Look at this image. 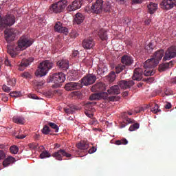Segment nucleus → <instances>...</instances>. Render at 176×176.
I'll list each match as a JSON object with an SVG mask.
<instances>
[{
    "mask_svg": "<svg viewBox=\"0 0 176 176\" xmlns=\"http://www.w3.org/2000/svg\"><path fill=\"white\" fill-rule=\"evenodd\" d=\"M118 86L120 87L121 89H130L132 86H134V81L133 80H129V81H126L124 80H121L118 82Z\"/></svg>",
    "mask_w": 176,
    "mask_h": 176,
    "instance_id": "obj_17",
    "label": "nucleus"
},
{
    "mask_svg": "<svg viewBox=\"0 0 176 176\" xmlns=\"http://www.w3.org/2000/svg\"><path fill=\"white\" fill-rule=\"evenodd\" d=\"M48 82H51L56 85L63 83V82H65V74L61 72L52 74V76H50V80Z\"/></svg>",
    "mask_w": 176,
    "mask_h": 176,
    "instance_id": "obj_7",
    "label": "nucleus"
},
{
    "mask_svg": "<svg viewBox=\"0 0 176 176\" xmlns=\"http://www.w3.org/2000/svg\"><path fill=\"white\" fill-rule=\"evenodd\" d=\"M21 76H22V78H24L25 79H31L32 78L31 74L27 72L22 73L21 74Z\"/></svg>",
    "mask_w": 176,
    "mask_h": 176,
    "instance_id": "obj_38",
    "label": "nucleus"
},
{
    "mask_svg": "<svg viewBox=\"0 0 176 176\" xmlns=\"http://www.w3.org/2000/svg\"><path fill=\"white\" fill-rule=\"evenodd\" d=\"M29 98H32V100H39V97L36 96L35 94H29Z\"/></svg>",
    "mask_w": 176,
    "mask_h": 176,
    "instance_id": "obj_48",
    "label": "nucleus"
},
{
    "mask_svg": "<svg viewBox=\"0 0 176 176\" xmlns=\"http://www.w3.org/2000/svg\"><path fill=\"white\" fill-rule=\"evenodd\" d=\"M146 25H149L151 24V19H147L144 21Z\"/></svg>",
    "mask_w": 176,
    "mask_h": 176,
    "instance_id": "obj_61",
    "label": "nucleus"
},
{
    "mask_svg": "<svg viewBox=\"0 0 176 176\" xmlns=\"http://www.w3.org/2000/svg\"><path fill=\"white\" fill-rule=\"evenodd\" d=\"M6 158V153H3L2 150H0V160H3Z\"/></svg>",
    "mask_w": 176,
    "mask_h": 176,
    "instance_id": "obj_49",
    "label": "nucleus"
},
{
    "mask_svg": "<svg viewBox=\"0 0 176 176\" xmlns=\"http://www.w3.org/2000/svg\"><path fill=\"white\" fill-rule=\"evenodd\" d=\"M83 5V0H74L67 6L68 12H75L78 9H80Z\"/></svg>",
    "mask_w": 176,
    "mask_h": 176,
    "instance_id": "obj_11",
    "label": "nucleus"
},
{
    "mask_svg": "<svg viewBox=\"0 0 176 176\" xmlns=\"http://www.w3.org/2000/svg\"><path fill=\"white\" fill-rule=\"evenodd\" d=\"M121 61L122 64H124V65H131V64L134 63L133 58L127 55H124V56H122Z\"/></svg>",
    "mask_w": 176,
    "mask_h": 176,
    "instance_id": "obj_23",
    "label": "nucleus"
},
{
    "mask_svg": "<svg viewBox=\"0 0 176 176\" xmlns=\"http://www.w3.org/2000/svg\"><path fill=\"white\" fill-rule=\"evenodd\" d=\"M67 0H60L50 7L51 13H61L67 7Z\"/></svg>",
    "mask_w": 176,
    "mask_h": 176,
    "instance_id": "obj_5",
    "label": "nucleus"
},
{
    "mask_svg": "<svg viewBox=\"0 0 176 176\" xmlns=\"http://www.w3.org/2000/svg\"><path fill=\"white\" fill-rule=\"evenodd\" d=\"M78 54H79V52L78 50H75L72 53V56L73 57H76V56H78Z\"/></svg>",
    "mask_w": 176,
    "mask_h": 176,
    "instance_id": "obj_57",
    "label": "nucleus"
},
{
    "mask_svg": "<svg viewBox=\"0 0 176 176\" xmlns=\"http://www.w3.org/2000/svg\"><path fill=\"white\" fill-rule=\"evenodd\" d=\"M102 0H97L94 4L91 7V12L92 13H100L102 11Z\"/></svg>",
    "mask_w": 176,
    "mask_h": 176,
    "instance_id": "obj_13",
    "label": "nucleus"
},
{
    "mask_svg": "<svg viewBox=\"0 0 176 176\" xmlns=\"http://www.w3.org/2000/svg\"><path fill=\"white\" fill-rule=\"evenodd\" d=\"M54 30L56 32H60L62 34H65L67 35L68 34V29L65 27L63 26V23L61 22H57L54 26Z\"/></svg>",
    "mask_w": 176,
    "mask_h": 176,
    "instance_id": "obj_18",
    "label": "nucleus"
},
{
    "mask_svg": "<svg viewBox=\"0 0 176 176\" xmlns=\"http://www.w3.org/2000/svg\"><path fill=\"white\" fill-rule=\"evenodd\" d=\"M49 126L55 131V133H58L59 128L57 124L54 122H49Z\"/></svg>",
    "mask_w": 176,
    "mask_h": 176,
    "instance_id": "obj_37",
    "label": "nucleus"
},
{
    "mask_svg": "<svg viewBox=\"0 0 176 176\" xmlns=\"http://www.w3.org/2000/svg\"><path fill=\"white\" fill-rule=\"evenodd\" d=\"M147 8L150 14H153L156 10H157V3L151 2L148 6Z\"/></svg>",
    "mask_w": 176,
    "mask_h": 176,
    "instance_id": "obj_24",
    "label": "nucleus"
},
{
    "mask_svg": "<svg viewBox=\"0 0 176 176\" xmlns=\"http://www.w3.org/2000/svg\"><path fill=\"white\" fill-rule=\"evenodd\" d=\"M109 94H120V88L119 85H113L107 90Z\"/></svg>",
    "mask_w": 176,
    "mask_h": 176,
    "instance_id": "obj_25",
    "label": "nucleus"
},
{
    "mask_svg": "<svg viewBox=\"0 0 176 176\" xmlns=\"http://www.w3.org/2000/svg\"><path fill=\"white\" fill-rule=\"evenodd\" d=\"M164 56V51L163 50L157 51L150 59L145 61L144 67L145 68L144 75L145 76H152L155 75V67L159 64V62Z\"/></svg>",
    "mask_w": 176,
    "mask_h": 176,
    "instance_id": "obj_1",
    "label": "nucleus"
},
{
    "mask_svg": "<svg viewBox=\"0 0 176 176\" xmlns=\"http://www.w3.org/2000/svg\"><path fill=\"white\" fill-rule=\"evenodd\" d=\"M53 94H54V92H53V91H48L45 93V96H46V97H47L48 98L53 97Z\"/></svg>",
    "mask_w": 176,
    "mask_h": 176,
    "instance_id": "obj_46",
    "label": "nucleus"
},
{
    "mask_svg": "<svg viewBox=\"0 0 176 176\" xmlns=\"http://www.w3.org/2000/svg\"><path fill=\"white\" fill-rule=\"evenodd\" d=\"M83 20H85V15L82 13H77L76 14V17L74 19V23L76 24H82L83 23Z\"/></svg>",
    "mask_w": 176,
    "mask_h": 176,
    "instance_id": "obj_26",
    "label": "nucleus"
},
{
    "mask_svg": "<svg viewBox=\"0 0 176 176\" xmlns=\"http://www.w3.org/2000/svg\"><path fill=\"white\" fill-rule=\"evenodd\" d=\"M80 87V85L77 82H68L65 86V90H67V91H71L72 90H77V89H79Z\"/></svg>",
    "mask_w": 176,
    "mask_h": 176,
    "instance_id": "obj_21",
    "label": "nucleus"
},
{
    "mask_svg": "<svg viewBox=\"0 0 176 176\" xmlns=\"http://www.w3.org/2000/svg\"><path fill=\"white\" fill-rule=\"evenodd\" d=\"M8 53L10 54L11 57H14V56H16V54H14L13 51L8 50Z\"/></svg>",
    "mask_w": 176,
    "mask_h": 176,
    "instance_id": "obj_58",
    "label": "nucleus"
},
{
    "mask_svg": "<svg viewBox=\"0 0 176 176\" xmlns=\"http://www.w3.org/2000/svg\"><path fill=\"white\" fill-rule=\"evenodd\" d=\"M16 32L17 31L14 29H6L4 31L5 39L8 43H10V42H13L16 39Z\"/></svg>",
    "mask_w": 176,
    "mask_h": 176,
    "instance_id": "obj_8",
    "label": "nucleus"
},
{
    "mask_svg": "<svg viewBox=\"0 0 176 176\" xmlns=\"http://www.w3.org/2000/svg\"><path fill=\"white\" fill-rule=\"evenodd\" d=\"M14 162V158L13 157H8L4 160V162H2V166L4 168H7L11 164Z\"/></svg>",
    "mask_w": 176,
    "mask_h": 176,
    "instance_id": "obj_28",
    "label": "nucleus"
},
{
    "mask_svg": "<svg viewBox=\"0 0 176 176\" xmlns=\"http://www.w3.org/2000/svg\"><path fill=\"white\" fill-rule=\"evenodd\" d=\"M4 64L7 66V67H11L12 64H10V61H9V59L8 58H5V61H4Z\"/></svg>",
    "mask_w": 176,
    "mask_h": 176,
    "instance_id": "obj_50",
    "label": "nucleus"
},
{
    "mask_svg": "<svg viewBox=\"0 0 176 176\" xmlns=\"http://www.w3.org/2000/svg\"><path fill=\"white\" fill-rule=\"evenodd\" d=\"M116 78V74H115L114 72H111L108 76V79L109 82H113L115 79Z\"/></svg>",
    "mask_w": 176,
    "mask_h": 176,
    "instance_id": "obj_36",
    "label": "nucleus"
},
{
    "mask_svg": "<svg viewBox=\"0 0 176 176\" xmlns=\"http://www.w3.org/2000/svg\"><path fill=\"white\" fill-rule=\"evenodd\" d=\"M142 74H144V71L141 68H136L133 72V80H141L142 79Z\"/></svg>",
    "mask_w": 176,
    "mask_h": 176,
    "instance_id": "obj_19",
    "label": "nucleus"
},
{
    "mask_svg": "<svg viewBox=\"0 0 176 176\" xmlns=\"http://www.w3.org/2000/svg\"><path fill=\"white\" fill-rule=\"evenodd\" d=\"M151 112H153V113H159V112H162V110L159 109V105L155 104V107L151 109Z\"/></svg>",
    "mask_w": 176,
    "mask_h": 176,
    "instance_id": "obj_39",
    "label": "nucleus"
},
{
    "mask_svg": "<svg viewBox=\"0 0 176 176\" xmlns=\"http://www.w3.org/2000/svg\"><path fill=\"white\" fill-rule=\"evenodd\" d=\"M52 68H53V63L50 60H45L40 63L38 69L35 72V75L40 78L46 76L47 72H49V69H52Z\"/></svg>",
    "mask_w": 176,
    "mask_h": 176,
    "instance_id": "obj_3",
    "label": "nucleus"
},
{
    "mask_svg": "<svg viewBox=\"0 0 176 176\" xmlns=\"http://www.w3.org/2000/svg\"><path fill=\"white\" fill-rule=\"evenodd\" d=\"M34 138L35 140H38V138H40V135L39 134H35V135L34 136Z\"/></svg>",
    "mask_w": 176,
    "mask_h": 176,
    "instance_id": "obj_64",
    "label": "nucleus"
},
{
    "mask_svg": "<svg viewBox=\"0 0 176 176\" xmlns=\"http://www.w3.org/2000/svg\"><path fill=\"white\" fill-rule=\"evenodd\" d=\"M170 65H171V63L160 65V72H162L163 71H166Z\"/></svg>",
    "mask_w": 176,
    "mask_h": 176,
    "instance_id": "obj_34",
    "label": "nucleus"
},
{
    "mask_svg": "<svg viewBox=\"0 0 176 176\" xmlns=\"http://www.w3.org/2000/svg\"><path fill=\"white\" fill-rule=\"evenodd\" d=\"M160 5L164 10H170L176 6V0H163Z\"/></svg>",
    "mask_w": 176,
    "mask_h": 176,
    "instance_id": "obj_9",
    "label": "nucleus"
},
{
    "mask_svg": "<svg viewBox=\"0 0 176 176\" xmlns=\"http://www.w3.org/2000/svg\"><path fill=\"white\" fill-rule=\"evenodd\" d=\"M52 156V157H54L56 160L62 161V157H65L67 158L72 157V154H69L65 151V150H59L54 153L52 155L50 154V152L47 151H43L41 152V154H40V159H45L48 158Z\"/></svg>",
    "mask_w": 176,
    "mask_h": 176,
    "instance_id": "obj_2",
    "label": "nucleus"
},
{
    "mask_svg": "<svg viewBox=\"0 0 176 176\" xmlns=\"http://www.w3.org/2000/svg\"><path fill=\"white\" fill-rule=\"evenodd\" d=\"M100 69L103 72V74L108 72V67H107V65H104L103 68H100Z\"/></svg>",
    "mask_w": 176,
    "mask_h": 176,
    "instance_id": "obj_53",
    "label": "nucleus"
},
{
    "mask_svg": "<svg viewBox=\"0 0 176 176\" xmlns=\"http://www.w3.org/2000/svg\"><path fill=\"white\" fill-rule=\"evenodd\" d=\"M140 129V123H135L129 127V131H135Z\"/></svg>",
    "mask_w": 176,
    "mask_h": 176,
    "instance_id": "obj_33",
    "label": "nucleus"
},
{
    "mask_svg": "<svg viewBox=\"0 0 176 176\" xmlns=\"http://www.w3.org/2000/svg\"><path fill=\"white\" fill-rule=\"evenodd\" d=\"M56 64L58 68H60V69H63L65 71L69 67L68 60L67 59L59 60Z\"/></svg>",
    "mask_w": 176,
    "mask_h": 176,
    "instance_id": "obj_20",
    "label": "nucleus"
},
{
    "mask_svg": "<svg viewBox=\"0 0 176 176\" xmlns=\"http://www.w3.org/2000/svg\"><path fill=\"white\" fill-rule=\"evenodd\" d=\"M103 10L104 12H109L111 10V3H106L103 6Z\"/></svg>",
    "mask_w": 176,
    "mask_h": 176,
    "instance_id": "obj_42",
    "label": "nucleus"
},
{
    "mask_svg": "<svg viewBox=\"0 0 176 176\" xmlns=\"http://www.w3.org/2000/svg\"><path fill=\"white\" fill-rule=\"evenodd\" d=\"M93 89L96 90H104L105 89V85L102 82H98L93 87Z\"/></svg>",
    "mask_w": 176,
    "mask_h": 176,
    "instance_id": "obj_31",
    "label": "nucleus"
},
{
    "mask_svg": "<svg viewBox=\"0 0 176 176\" xmlns=\"http://www.w3.org/2000/svg\"><path fill=\"white\" fill-rule=\"evenodd\" d=\"M76 147L79 150H86L89 148V142L87 141H81L76 144Z\"/></svg>",
    "mask_w": 176,
    "mask_h": 176,
    "instance_id": "obj_27",
    "label": "nucleus"
},
{
    "mask_svg": "<svg viewBox=\"0 0 176 176\" xmlns=\"http://www.w3.org/2000/svg\"><path fill=\"white\" fill-rule=\"evenodd\" d=\"M141 111H142V108L139 107L135 110V113H140V112H141Z\"/></svg>",
    "mask_w": 176,
    "mask_h": 176,
    "instance_id": "obj_59",
    "label": "nucleus"
},
{
    "mask_svg": "<svg viewBox=\"0 0 176 176\" xmlns=\"http://www.w3.org/2000/svg\"><path fill=\"white\" fill-rule=\"evenodd\" d=\"M96 151V148L92 147L89 150V153L92 154Z\"/></svg>",
    "mask_w": 176,
    "mask_h": 176,
    "instance_id": "obj_55",
    "label": "nucleus"
},
{
    "mask_svg": "<svg viewBox=\"0 0 176 176\" xmlns=\"http://www.w3.org/2000/svg\"><path fill=\"white\" fill-rule=\"evenodd\" d=\"M29 148L30 149H36V144L35 143H30L29 144Z\"/></svg>",
    "mask_w": 176,
    "mask_h": 176,
    "instance_id": "obj_51",
    "label": "nucleus"
},
{
    "mask_svg": "<svg viewBox=\"0 0 176 176\" xmlns=\"http://www.w3.org/2000/svg\"><path fill=\"white\" fill-rule=\"evenodd\" d=\"M108 98V93L100 92L98 94H94L90 96L89 100L91 101H95L96 100H107Z\"/></svg>",
    "mask_w": 176,
    "mask_h": 176,
    "instance_id": "obj_14",
    "label": "nucleus"
},
{
    "mask_svg": "<svg viewBox=\"0 0 176 176\" xmlns=\"http://www.w3.org/2000/svg\"><path fill=\"white\" fill-rule=\"evenodd\" d=\"M18 150L19 149H18V147L16 146L13 145V146H10V153L12 154L18 153Z\"/></svg>",
    "mask_w": 176,
    "mask_h": 176,
    "instance_id": "obj_41",
    "label": "nucleus"
},
{
    "mask_svg": "<svg viewBox=\"0 0 176 176\" xmlns=\"http://www.w3.org/2000/svg\"><path fill=\"white\" fill-rule=\"evenodd\" d=\"M34 39L29 38L27 36H22L18 41L17 46L15 47L16 52H21L25 50L28 47L32 46Z\"/></svg>",
    "mask_w": 176,
    "mask_h": 176,
    "instance_id": "obj_4",
    "label": "nucleus"
},
{
    "mask_svg": "<svg viewBox=\"0 0 176 176\" xmlns=\"http://www.w3.org/2000/svg\"><path fill=\"white\" fill-rule=\"evenodd\" d=\"M176 57V46H172L168 48L165 52V56L164 60L167 61V60H171V58H175Z\"/></svg>",
    "mask_w": 176,
    "mask_h": 176,
    "instance_id": "obj_12",
    "label": "nucleus"
},
{
    "mask_svg": "<svg viewBox=\"0 0 176 176\" xmlns=\"http://www.w3.org/2000/svg\"><path fill=\"white\" fill-rule=\"evenodd\" d=\"M85 115L88 117V118H92L93 117V113H90L89 111H86L85 112Z\"/></svg>",
    "mask_w": 176,
    "mask_h": 176,
    "instance_id": "obj_56",
    "label": "nucleus"
},
{
    "mask_svg": "<svg viewBox=\"0 0 176 176\" xmlns=\"http://www.w3.org/2000/svg\"><path fill=\"white\" fill-rule=\"evenodd\" d=\"M42 133H50V128L48 126H44L42 129Z\"/></svg>",
    "mask_w": 176,
    "mask_h": 176,
    "instance_id": "obj_47",
    "label": "nucleus"
},
{
    "mask_svg": "<svg viewBox=\"0 0 176 176\" xmlns=\"http://www.w3.org/2000/svg\"><path fill=\"white\" fill-rule=\"evenodd\" d=\"M165 108L166 109H170V108H171V103H167L166 105L165 106Z\"/></svg>",
    "mask_w": 176,
    "mask_h": 176,
    "instance_id": "obj_62",
    "label": "nucleus"
},
{
    "mask_svg": "<svg viewBox=\"0 0 176 176\" xmlns=\"http://www.w3.org/2000/svg\"><path fill=\"white\" fill-rule=\"evenodd\" d=\"M8 85H9V86H16V78H12V79H10L8 81Z\"/></svg>",
    "mask_w": 176,
    "mask_h": 176,
    "instance_id": "obj_45",
    "label": "nucleus"
},
{
    "mask_svg": "<svg viewBox=\"0 0 176 176\" xmlns=\"http://www.w3.org/2000/svg\"><path fill=\"white\" fill-rule=\"evenodd\" d=\"M3 91H6V92L8 93L9 91H10V87H9L6 85H3Z\"/></svg>",
    "mask_w": 176,
    "mask_h": 176,
    "instance_id": "obj_52",
    "label": "nucleus"
},
{
    "mask_svg": "<svg viewBox=\"0 0 176 176\" xmlns=\"http://www.w3.org/2000/svg\"><path fill=\"white\" fill-rule=\"evenodd\" d=\"M34 61V58H29L28 59H23L22 61L19 65L18 69L19 71H24V68L28 67L31 63Z\"/></svg>",
    "mask_w": 176,
    "mask_h": 176,
    "instance_id": "obj_15",
    "label": "nucleus"
},
{
    "mask_svg": "<svg viewBox=\"0 0 176 176\" xmlns=\"http://www.w3.org/2000/svg\"><path fill=\"white\" fill-rule=\"evenodd\" d=\"M127 115V113H124L122 114V118H124V124H121L120 129L124 128V126H127V124H130V123H134V120L129 118L126 116Z\"/></svg>",
    "mask_w": 176,
    "mask_h": 176,
    "instance_id": "obj_22",
    "label": "nucleus"
},
{
    "mask_svg": "<svg viewBox=\"0 0 176 176\" xmlns=\"http://www.w3.org/2000/svg\"><path fill=\"white\" fill-rule=\"evenodd\" d=\"M128 144V141L126 139H122L120 140L116 141V145H126Z\"/></svg>",
    "mask_w": 176,
    "mask_h": 176,
    "instance_id": "obj_35",
    "label": "nucleus"
},
{
    "mask_svg": "<svg viewBox=\"0 0 176 176\" xmlns=\"http://www.w3.org/2000/svg\"><path fill=\"white\" fill-rule=\"evenodd\" d=\"M145 50H148V52H152V50H153V45L152 44V43H150L147 45H146Z\"/></svg>",
    "mask_w": 176,
    "mask_h": 176,
    "instance_id": "obj_44",
    "label": "nucleus"
},
{
    "mask_svg": "<svg viewBox=\"0 0 176 176\" xmlns=\"http://www.w3.org/2000/svg\"><path fill=\"white\" fill-rule=\"evenodd\" d=\"M132 2H133V3H141L142 0H132Z\"/></svg>",
    "mask_w": 176,
    "mask_h": 176,
    "instance_id": "obj_60",
    "label": "nucleus"
},
{
    "mask_svg": "<svg viewBox=\"0 0 176 176\" xmlns=\"http://www.w3.org/2000/svg\"><path fill=\"white\" fill-rule=\"evenodd\" d=\"M124 67H125L123 65H120L117 66L116 67V74H120V72H122L123 69H124Z\"/></svg>",
    "mask_w": 176,
    "mask_h": 176,
    "instance_id": "obj_40",
    "label": "nucleus"
},
{
    "mask_svg": "<svg viewBox=\"0 0 176 176\" xmlns=\"http://www.w3.org/2000/svg\"><path fill=\"white\" fill-rule=\"evenodd\" d=\"M78 109L76 108V107L75 106H72L70 107L68 109H65V112L66 113H69V114H71V113H73L74 112H75V110Z\"/></svg>",
    "mask_w": 176,
    "mask_h": 176,
    "instance_id": "obj_32",
    "label": "nucleus"
},
{
    "mask_svg": "<svg viewBox=\"0 0 176 176\" xmlns=\"http://www.w3.org/2000/svg\"><path fill=\"white\" fill-rule=\"evenodd\" d=\"M107 30L101 29L98 32V35L102 41H107L108 39V35L107 34Z\"/></svg>",
    "mask_w": 176,
    "mask_h": 176,
    "instance_id": "obj_30",
    "label": "nucleus"
},
{
    "mask_svg": "<svg viewBox=\"0 0 176 176\" xmlns=\"http://www.w3.org/2000/svg\"><path fill=\"white\" fill-rule=\"evenodd\" d=\"M21 94V93L19 91H13L10 93V97H15V98L20 97Z\"/></svg>",
    "mask_w": 176,
    "mask_h": 176,
    "instance_id": "obj_43",
    "label": "nucleus"
},
{
    "mask_svg": "<svg viewBox=\"0 0 176 176\" xmlns=\"http://www.w3.org/2000/svg\"><path fill=\"white\" fill-rule=\"evenodd\" d=\"M12 120L14 123H16L17 124H24V123H25V119L20 116L13 117Z\"/></svg>",
    "mask_w": 176,
    "mask_h": 176,
    "instance_id": "obj_29",
    "label": "nucleus"
},
{
    "mask_svg": "<svg viewBox=\"0 0 176 176\" xmlns=\"http://www.w3.org/2000/svg\"><path fill=\"white\" fill-rule=\"evenodd\" d=\"M94 41L93 38H86L82 41V47L86 49L87 50H90V49H93L94 47Z\"/></svg>",
    "mask_w": 176,
    "mask_h": 176,
    "instance_id": "obj_16",
    "label": "nucleus"
},
{
    "mask_svg": "<svg viewBox=\"0 0 176 176\" xmlns=\"http://www.w3.org/2000/svg\"><path fill=\"white\" fill-rule=\"evenodd\" d=\"M171 83H173V85L176 84V77H174L173 78L171 79L170 80Z\"/></svg>",
    "mask_w": 176,
    "mask_h": 176,
    "instance_id": "obj_63",
    "label": "nucleus"
},
{
    "mask_svg": "<svg viewBox=\"0 0 176 176\" xmlns=\"http://www.w3.org/2000/svg\"><path fill=\"white\" fill-rule=\"evenodd\" d=\"M14 16L8 15L2 18V16L0 14V25L1 27H10L16 23Z\"/></svg>",
    "mask_w": 176,
    "mask_h": 176,
    "instance_id": "obj_6",
    "label": "nucleus"
},
{
    "mask_svg": "<svg viewBox=\"0 0 176 176\" xmlns=\"http://www.w3.org/2000/svg\"><path fill=\"white\" fill-rule=\"evenodd\" d=\"M16 139L19 140H23L25 138V135H23V134H19L18 135H16Z\"/></svg>",
    "mask_w": 176,
    "mask_h": 176,
    "instance_id": "obj_54",
    "label": "nucleus"
},
{
    "mask_svg": "<svg viewBox=\"0 0 176 176\" xmlns=\"http://www.w3.org/2000/svg\"><path fill=\"white\" fill-rule=\"evenodd\" d=\"M96 80H97V77H96V76L89 74L81 79V83L84 86H90V85H93Z\"/></svg>",
    "mask_w": 176,
    "mask_h": 176,
    "instance_id": "obj_10",
    "label": "nucleus"
}]
</instances>
